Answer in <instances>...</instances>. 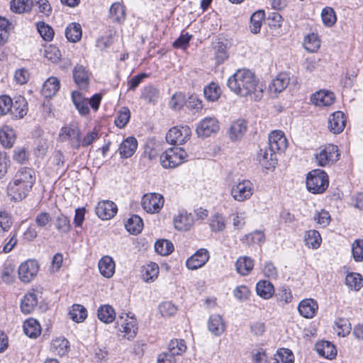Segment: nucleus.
Wrapping results in <instances>:
<instances>
[{"instance_id": "nucleus-50", "label": "nucleus", "mask_w": 363, "mask_h": 363, "mask_svg": "<svg viewBox=\"0 0 363 363\" xmlns=\"http://www.w3.org/2000/svg\"><path fill=\"white\" fill-rule=\"evenodd\" d=\"M320 40L316 34L311 33L305 37L303 46L307 51L310 52H316L320 48Z\"/></svg>"}, {"instance_id": "nucleus-22", "label": "nucleus", "mask_w": 363, "mask_h": 363, "mask_svg": "<svg viewBox=\"0 0 363 363\" xmlns=\"http://www.w3.org/2000/svg\"><path fill=\"white\" fill-rule=\"evenodd\" d=\"M137 147V140L134 137H128L120 145L118 152L121 157L128 158L135 153Z\"/></svg>"}, {"instance_id": "nucleus-47", "label": "nucleus", "mask_w": 363, "mask_h": 363, "mask_svg": "<svg viewBox=\"0 0 363 363\" xmlns=\"http://www.w3.org/2000/svg\"><path fill=\"white\" fill-rule=\"evenodd\" d=\"M351 329V324L347 319L338 318L335 323L334 330L340 337L347 336L350 334Z\"/></svg>"}, {"instance_id": "nucleus-34", "label": "nucleus", "mask_w": 363, "mask_h": 363, "mask_svg": "<svg viewBox=\"0 0 363 363\" xmlns=\"http://www.w3.org/2000/svg\"><path fill=\"white\" fill-rule=\"evenodd\" d=\"M59 88V80L56 77H50L44 82L42 92L46 98H50L57 93Z\"/></svg>"}, {"instance_id": "nucleus-44", "label": "nucleus", "mask_w": 363, "mask_h": 363, "mask_svg": "<svg viewBox=\"0 0 363 363\" xmlns=\"http://www.w3.org/2000/svg\"><path fill=\"white\" fill-rule=\"evenodd\" d=\"M345 284L350 289L359 291L363 286V278L359 273H349L345 278Z\"/></svg>"}, {"instance_id": "nucleus-10", "label": "nucleus", "mask_w": 363, "mask_h": 363, "mask_svg": "<svg viewBox=\"0 0 363 363\" xmlns=\"http://www.w3.org/2000/svg\"><path fill=\"white\" fill-rule=\"evenodd\" d=\"M38 264L35 260H28L18 268L19 279L25 283L30 281L38 274Z\"/></svg>"}, {"instance_id": "nucleus-39", "label": "nucleus", "mask_w": 363, "mask_h": 363, "mask_svg": "<svg viewBox=\"0 0 363 363\" xmlns=\"http://www.w3.org/2000/svg\"><path fill=\"white\" fill-rule=\"evenodd\" d=\"M125 227L129 233L136 235L141 232L143 228V222L140 216L133 215L126 221Z\"/></svg>"}, {"instance_id": "nucleus-45", "label": "nucleus", "mask_w": 363, "mask_h": 363, "mask_svg": "<svg viewBox=\"0 0 363 363\" xmlns=\"http://www.w3.org/2000/svg\"><path fill=\"white\" fill-rule=\"evenodd\" d=\"M69 315L74 322H83L87 316L86 309L80 304H74L69 311Z\"/></svg>"}, {"instance_id": "nucleus-46", "label": "nucleus", "mask_w": 363, "mask_h": 363, "mask_svg": "<svg viewBox=\"0 0 363 363\" xmlns=\"http://www.w3.org/2000/svg\"><path fill=\"white\" fill-rule=\"evenodd\" d=\"M99 138V130L96 128L88 132L83 138L79 137V140L74 144V148L78 149L80 146L84 147L91 145L94 141Z\"/></svg>"}, {"instance_id": "nucleus-29", "label": "nucleus", "mask_w": 363, "mask_h": 363, "mask_svg": "<svg viewBox=\"0 0 363 363\" xmlns=\"http://www.w3.org/2000/svg\"><path fill=\"white\" fill-rule=\"evenodd\" d=\"M16 140V134L14 130L8 126L4 125L0 130V143L6 148H11Z\"/></svg>"}, {"instance_id": "nucleus-3", "label": "nucleus", "mask_w": 363, "mask_h": 363, "mask_svg": "<svg viewBox=\"0 0 363 363\" xmlns=\"http://www.w3.org/2000/svg\"><path fill=\"white\" fill-rule=\"evenodd\" d=\"M328 174L323 170L314 169L306 178L307 189L313 194H322L328 187Z\"/></svg>"}, {"instance_id": "nucleus-13", "label": "nucleus", "mask_w": 363, "mask_h": 363, "mask_svg": "<svg viewBox=\"0 0 363 363\" xmlns=\"http://www.w3.org/2000/svg\"><path fill=\"white\" fill-rule=\"evenodd\" d=\"M95 211L101 220H109L116 214L118 208L114 202L106 200L98 203Z\"/></svg>"}, {"instance_id": "nucleus-35", "label": "nucleus", "mask_w": 363, "mask_h": 363, "mask_svg": "<svg viewBox=\"0 0 363 363\" xmlns=\"http://www.w3.org/2000/svg\"><path fill=\"white\" fill-rule=\"evenodd\" d=\"M109 17L113 22H123L125 18V12L123 5L119 2L113 3L109 10Z\"/></svg>"}, {"instance_id": "nucleus-21", "label": "nucleus", "mask_w": 363, "mask_h": 363, "mask_svg": "<svg viewBox=\"0 0 363 363\" xmlns=\"http://www.w3.org/2000/svg\"><path fill=\"white\" fill-rule=\"evenodd\" d=\"M194 224V218L191 213L182 211L174 218V228L177 230H189Z\"/></svg>"}, {"instance_id": "nucleus-58", "label": "nucleus", "mask_w": 363, "mask_h": 363, "mask_svg": "<svg viewBox=\"0 0 363 363\" xmlns=\"http://www.w3.org/2000/svg\"><path fill=\"white\" fill-rule=\"evenodd\" d=\"M10 23L5 18L0 16V45H4L9 36Z\"/></svg>"}, {"instance_id": "nucleus-18", "label": "nucleus", "mask_w": 363, "mask_h": 363, "mask_svg": "<svg viewBox=\"0 0 363 363\" xmlns=\"http://www.w3.org/2000/svg\"><path fill=\"white\" fill-rule=\"evenodd\" d=\"M318 309V303L313 298H306L301 301L298 306L299 313L306 318L314 317Z\"/></svg>"}, {"instance_id": "nucleus-16", "label": "nucleus", "mask_w": 363, "mask_h": 363, "mask_svg": "<svg viewBox=\"0 0 363 363\" xmlns=\"http://www.w3.org/2000/svg\"><path fill=\"white\" fill-rule=\"evenodd\" d=\"M80 130L76 125H65L60 131L59 138L62 142L70 140L72 147L74 148V144L79 142Z\"/></svg>"}, {"instance_id": "nucleus-40", "label": "nucleus", "mask_w": 363, "mask_h": 363, "mask_svg": "<svg viewBox=\"0 0 363 363\" xmlns=\"http://www.w3.org/2000/svg\"><path fill=\"white\" fill-rule=\"evenodd\" d=\"M72 99L75 107L81 115L86 116L89 113L88 103L81 93L78 91L72 92Z\"/></svg>"}, {"instance_id": "nucleus-42", "label": "nucleus", "mask_w": 363, "mask_h": 363, "mask_svg": "<svg viewBox=\"0 0 363 363\" xmlns=\"http://www.w3.org/2000/svg\"><path fill=\"white\" fill-rule=\"evenodd\" d=\"M304 240L307 246L317 249L321 244L322 238L318 231L310 230L306 232Z\"/></svg>"}, {"instance_id": "nucleus-48", "label": "nucleus", "mask_w": 363, "mask_h": 363, "mask_svg": "<svg viewBox=\"0 0 363 363\" xmlns=\"http://www.w3.org/2000/svg\"><path fill=\"white\" fill-rule=\"evenodd\" d=\"M264 19V12L263 11H256L251 16L250 28L252 33H259Z\"/></svg>"}, {"instance_id": "nucleus-64", "label": "nucleus", "mask_w": 363, "mask_h": 363, "mask_svg": "<svg viewBox=\"0 0 363 363\" xmlns=\"http://www.w3.org/2000/svg\"><path fill=\"white\" fill-rule=\"evenodd\" d=\"M216 58L218 63L223 62L228 57L226 46L222 43H218L213 47Z\"/></svg>"}, {"instance_id": "nucleus-36", "label": "nucleus", "mask_w": 363, "mask_h": 363, "mask_svg": "<svg viewBox=\"0 0 363 363\" xmlns=\"http://www.w3.org/2000/svg\"><path fill=\"white\" fill-rule=\"evenodd\" d=\"M69 342L64 337H58L52 340L51 350L59 356H63L68 352Z\"/></svg>"}, {"instance_id": "nucleus-23", "label": "nucleus", "mask_w": 363, "mask_h": 363, "mask_svg": "<svg viewBox=\"0 0 363 363\" xmlns=\"http://www.w3.org/2000/svg\"><path fill=\"white\" fill-rule=\"evenodd\" d=\"M247 130V123L245 120L238 119L230 127L229 138L233 141L240 140Z\"/></svg>"}, {"instance_id": "nucleus-27", "label": "nucleus", "mask_w": 363, "mask_h": 363, "mask_svg": "<svg viewBox=\"0 0 363 363\" xmlns=\"http://www.w3.org/2000/svg\"><path fill=\"white\" fill-rule=\"evenodd\" d=\"M276 152L269 150V147L264 150L261 149L258 154V160L260 164L269 169L274 167L277 162Z\"/></svg>"}, {"instance_id": "nucleus-43", "label": "nucleus", "mask_w": 363, "mask_h": 363, "mask_svg": "<svg viewBox=\"0 0 363 363\" xmlns=\"http://www.w3.org/2000/svg\"><path fill=\"white\" fill-rule=\"evenodd\" d=\"M187 349L184 340L174 339L168 345V352L174 356L182 355Z\"/></svg>"}, {"instance_id": "nucleus-54", "label": "nucleus", "mask_w": 363, "mask_h": 363, "mask_svg": "<svg viewBox=\"0 0 363 363\" xmlns=\"http://www.w3.org/2000/svg\"><path fill=\"white\" fill-rule=\"evenodd\" d=\"M211 229L214 232H220L225 228V219L219 213L213 215L210 220Z\"/></svg>"}, {"instance_id": "nucleus-30", "label": "nucleus", "mask_w": 363, "mask_h": 363, "mask_svg": "<svg viewBox=\"0 0 363 363\" xmlns=\"http://www.w3.org/2000/svg\"><path fill=\"white\" fill-rule=\"evenodd\" d=\"M97 316L101 322L108 324L113 322L115 320L116 312L111 306L104 304L98 308Z\"/></svg>"}, {"instance_id": "nucleus-61", "label": "nucleus", "mask_w": 363, "mask_h": 363, "mask_svg": "<svg viewBox=\"0 0 363 363\" xmlns=\"http://www.w3.org/2000/svg\"><path fill=\"white\" fill-rule=\"evenodd\" d=\"M61 56V52L56 46L50 45L45 50V57L52 62H58Z\"/></svg>"}, {"instance_id": "nucleus-51", "label": "nucleus", "mask_w": 363, "mask_h": 363, "mask_svg": "<svg viewBox=\"0 0 363 363\" xmlns=\"http://www.w3.org/2000/svg\"><path fill=\"white\" fill-rule=\"evenodd\" d=\"M321 18L323 24L327 27H332L337 21L335 11L331 7H325L321 12Z\"/></svg>"}, {"instance_id": "nucleus-38", "label": "nucleus", "mask_w": 363, "mask_h": 363, "mask_svg": "<svg viewBox=\"0 0 363 363\" xmlns=\"http://www.w3.org/2000/svg\"><path fill=\"white\" fill-rule=\"evenodd\" d=\"M82 27L79 23H72L65 30V35L67 39L72 43L79 41L82 38Z\"/></svg>"}, {"instance_id": "nucleus-53", "label": "nucleus", "mask_w": 363, "mask_h": 363, "mask_svg": "<svg viewBox=\"0 0 363 363\" xmlns=\"http://www.w3.org/2000/svg\"><path fill=\"white\" fill-rule=\"evenodd\" d=\"M155 249L159 255L166 256L172 252L174 245L167 240H160L155 242Z\"/></svg>"}, {"instance_id": "nucleus-49", "label": "nucleus", "mask_w": 363, "mask_h": 363, "mask_svg": "<svg viewBox=\"0 0 363 363\" xmlns=\"http://www.w3.org/2000/svg\"><path fill=\"white\" fill-rule=\"evenodd\" d=\"M159 98L158 90L152 85H147L143 89L141 99L149 104H155Z\"/></svg>"}, {"instance_id": "nucleus-2", "label": "nucleus", "mask_w": 363, "mask_h": 363, "mask_svg": "<svg viewBox=\"0 0 363 363\" xmlns=\"http://www.w3.org/2000/svg\"><path fill=\"white\" fill-rule=\"evenodd\" d=\"M35 182L34 171L28 167H21L15 174L13 182L9 185V194L14 201L26 198Z\"/></svg>"}, {"instance_id": "nucleus-26", "label": "nucleus", "mask_w": 363, "mask_h": 363, "mask_svg": "<svg viewBox=\"0 0 363 363\" xmlns=\"http://www.w3.org/2000/svg\"><path fill=\"white\" fill-rule=\"evenodd\" d=\"M316 352L322 357L328 359H333L337 354L335 347L329 341H320L315 345Z\"/></svg>"}, {"instance_id": "nucleus-14", "label": "nucleus", "mask_w": 363, "mask_h": 363, "mask_svg": "<svg viewBox=\"0 0 363 363\" xmlns=\"http://www.w3.org/2000/svg\"><path fill=\"white\" fill-rule=\"evenodd\" d=\"M218 122L214 117H206L202 120L196 128V133L199 137H208L211 133L218 130Z\"/></svg>"}, {"instance_id": "nucleus-20", "label": "nucleus", "mask_w": 363, "mask_h": 363, "mask_svg": "<svg viewBox=\"0 0 363 363\" xmlns=\"http://www.w3.org/2000/svg\"><path fill=\"white\" fill-rule=\"evenodd\" d=\"M38 303V294L35 290L29 291L25 294L21 301V311L25 314L32 313L36 308Z\"/></svg>"}, {"instance_id": "nucleus-11", "label": "nucleus", "mask_w": 363, "mask_h": 363, "mask_svg": "<svg viewBox=\"0 0 363 363\" xmlns=\"http://www.w3.org/2000/svg\"><path fill=\"white\" fill-rule=\"evenodd\" d=\"M209 257V252L205 248H201L187 259L186 267L191 270L202 267L208 261Z\"/></svg>"}, {"instance_id": "nucleus-4", "label": "nucleus", "mask_w": 363, "mask_h": 363, "mask_svg": "<svg viewBox=\"0 0 363 363\" xmlns=\"http://www.w3.org/2000/svg\"><path fill=\"white\" fill-rule=\"evenodd\" d=\"M187 157L186 151L178 146L169 148L160 156V162L164 168H174L183 163Z\"/></svg>"}, {"instance_id": "nucleus-41", "label": "nucleus", "mask_w": 363, "mask_h": 363, "mask_svg": "<svg viewBox=\"0 0 363 363\" xmlns=\"http://www.w3.org/2000/svg\"><path fill=\"white\" fill-rule=\"evenodd\" d=\"M256 291L257 294L264 298L268 299L272 296L274 293V286L268 281H259L257 284Z\"/></svg>"}, {"instance_id": "nucleus-57", "label": "nucleus", "mask_w": 363, "mask_h": 363, "mask_svg": "<svg viewBox=\"0 0 363 363\" xmlns=\"http://www.w3.org/2000/svg\"><path fill=\"white\" fill-rule=\"evenodd\" d=\"M352 255L355 262L363 261V240L357 239L352 244Z\"/></svg>"}, {"instance_id": "nucleus-1", "label": "nucleus", "mask_w": 363, "mask_h": 363, "mask_svg": "<svg viewBox=\"0 0 363 363\" xmlns=\"http://www.w3.org/2000/svg\"><path fill=\"white\" fill-rule=\"evenodd\" d=\"M228 86L241 97L250 96L254 100L260 98L262 89L258 86V80L249 69H238L229 77Z\"/></svg>"}, {"instance_id": "nucleus-60", "label": "nucleus", "mask_w": 363, "mask_h": 363, "mask_svg": "<svg viewBox=\"0 0 363 363\" xmlns=\"http://www.w3.org/2000/svg\"><path fill=\"white\" fill-rule=\"evenodd\" d=\"M159 311L162 316H172L177 313V308L172 302L164 301L159 306Z\"/></svg>"}, {"instance_id": "nucleus-17", "label": "nucleus", "mask_w": 363, "mask_h": 363, "mask_svg": "<svg viewBox=\"0 0 363 363\" xmlns=\"http://www.w3.org/2000/svg\"><path fill=\"white\" fill-rule=\"evenodd\" d=\"M74 82L81 89L88 87L90 79V74L85 67L82 65H77L72 71Z\"/></svg>"}, {"instance_id": "nucleus-8", "label": "nucleus", "mask_w": 363, "mask_h": 363, "mask_svg": "<svg viewBox=\"0 0 363 363\" xmlns=\"http://www.w3.org/2000/svg\"><path fill=\"white\" fill-rule=\"evenodd\" d=\"M191 129L188 125L173 127L166 135L167 143L175 145H180L189 139Z\"/></svg>"}, {"instance_id": "nucleus-56", "label": "nucleus", "mask_w": 363, "mask_h": 363, "mask_svg": "<svg viewBox=\"0 0 363 363\" xmlns=\"http://www.w3.org/2000/svg\"><path fill=\"white\" fill-rule=\"evenodd\" d=\"M37 29L40 36L45 41H50L54 37L53 29L44 22H38L36 24Z\"/></svg>"}, {"instance_id": "nucleus-62", "label": "nucleus", "mask_w": 363, "mask_h": 363, "mask_svg": "<svg viewBox=\"0 0 363 363\" xmlns=\"http://www.w3.org/2000/svg\"><path fill=\"white\" fill-rule=\"evenodd\" d=\"M55 226L61 233H67L70 230L69 220L62 214L57 217Z\"/></svg>"}, {"instance_id": "nucleus-19", "label": "nucleus", "mask_w": 363, "mask_h": 363, "mask_svg": "<svg viewBox=\"0 0 363 363\" xmlns=\"http://www.w3.org/2000/svg\"><path fill=\"white\" fill-rule=\"evenodd\" d=\"M311 102L318 106H328L333 104L335 96L333 92L320 90L311 96Z\"/></svg>"}, {"instance_id": "nucleus-7", "label": "nucleus", "mask_w": 363, "mask_h": 363, "mask_svg": "<svg viewBox=\"0 0 363 363\" xmlns=\"http://www.w3.org/2000/svg\"><path fill=\"white\" fill-rule=\"evenodd\" d=\"M116 327L121 332L124 333V337L128 340L133 339L135 337L138 326L136 319L133 317H130L128 314L124 315H120L116 323Z\"/></svg>"}, {"instance_id": "nucleus-12", "label": "nucleus", "mask_w": 363, "mask_h": 363, "mask_svg": "<svg viewBox=\"0 0 363 363\" xmlns=\"http://www.w3.org/2000/svg\"><path fill=\"white\" fill-rule=\"evenodd\" d=\"M269 150L271 152H283L287 147V140L281 130H274L269 135Z\"/></svg>"}, {"instance_id": "nucleus-5", "label": "nucleus", "mask_w": 363, "mask_h": 363, "mask_svg": "<svg viewBox=\"0 0 363 363\" xmlns=\"http://www.w3.org/2000/svg\"><path fill=\"white\" fill-rule=\"evenodd\" d=\"M340 155L337 146L328 144L315 154V161L320 167L330 166L339 160Z\"/></svg>"}, {"instance_id": "nucleus-32", "label": "nucleus", "mask_w": 363, "mask_h": 363, "mask_svg": "<svg viewBox=\"0 0 363 363\" xmlns=\"http://www.w3.org/2000/svg\"><path fill=\"white\" fill-rule=\"evenodd\" d=\"M254 267L253 260L247 256L240 257L235 262L236 271L242 276L249 274Z\"/></svg>"}, {"instance_id": "nucleus-33", "label": "nucleus", "mask_w": 363, "mask_h": 363, "mask_svg": "<svg viewBox=\"0 0 363 363\" xmlns=\"http://www.w3.org/2000/svg\"><path fill=\"white\" fill-rule=\"evenodd\" d=\"M25 334L32 338L38 337L41 333L39 323L33 318H28L23 323Z\"/></svg>"}, {"instance_id": "nucleus-9", "label": "nucleus", "mask_w": 363, "mask_h": 363, "mask_svg": "<svg viewBox=\"0 0 363 363\" xmlns=\"http://www.w3.org/2000/svg\"><path fill=\"white\" fill-rule=\"evenodd\" d=\"M164 198L160 194L152 193L143 196L142 206L143 209L150 213H158L164 205Z\"/></svg>"}, {"instance_id": "nucleus-31", "label": "nucleus", "mask_w": 363, "mask_h": 363, "mask_svg": "<svg viewBox=\"0 0 363 363\" xmlns=\"http://www.w3.org/2000/svg\"><path fill=\"white\" fill-rule=\"evenodd\" d=\"M289 84V77L286 74L281 73L269 85L270 91L274 94H279L284 90Z\"/></svg>"}, {"instance_id": "nucleus-37", "label": "nucleus", "mask_w": 363, "mask_h": 363, "mask_svg": "<svg viewBox=\"0 0 363 363\" xmlns=\"http://www.w3.org/2000/svg\"><path fill=\"white\" fill-rule=\"evenodd\" d=\"M33 0H12L11 9L13 12L23 13L29 12L33 6Z\"/></svg>"}, {"instance_id": "nucleus-24", "label": "nucleus", "mask_w": 363, "mask_h": 363, "mask_svg": "<svg viewBox=\"0 0 363 363\" xmlns=\"http://www.w3.org/2000/svg\"><path fill=\"white\" fill-rule=\"evenodd\" d=\"M28 112V103L26 99L21 96L15 98V101L13 102L12 109L11 114L16 118H23Z\"/></svg>"}, {"instance_id": "nucleus-6", "label": "nucleus", "mask_w": 363, "mask_h": 363, "mask_svg": "<svg viewBox=\"0 0 363 363\" xmlns=\"http://www.w3.org/2000/svg\"><path fill=\"white\" fill-rule=\"evenodd\" d=\"M254 193V185L247 179L235 183L230 190L232 197L237 201L242 202L251 198Z\"/></svg>"}, {"instance_id": "nucleus-59", "label": "nucleus", "mask_w": 363, "mask_h": 363, "mask_svg": "<svg viewBox=\"0 0 363 363\" xmlns=\"http://www.w3.org/2000/svg\"><path fill=\"white\" fill-rule=\"evenodd\" d=\"M130 116V110L128 108H123V109L118 113V116L115 119V124L120 128H124L129 121Z\"/></svg>"}, {"instance_id": "nucleus-63", "label": "nucleus", "mask_w": 363, "mask_h": 363, "mask_svg": "<svg viewBox=\"0 0 363 363\" xmlns=\"http://www.w3.org/2000/svg\"><path fill=\"white\" fill-rule=\"evenodd\" d=\"M158 274V265L156 263H151L146 267L143 278L146 281H152L157 277Z\"/></svg>"}, {"instance_id": "nucleus-25", "label": "nucleus", "mask_w": 363, "mask_h": 363, "mask_svg": "<svg viewBox=\"0 0 363 363\" xmlns=\"http://www.w3.org/2000/svg\"><path fill=\"white\" fill-rule=\"evenodd\" d=\"M115 262L110 256H104L99 262L98 267L102 276L111 278L115 272Z\"/></svg>"}, {"instance_id": "nucleus-15", "label": "nucleus", "mask_w": 363, "mask_h": 363, "mask_svg": "<svg viewBox=\"0 0 363 363\" xmlns=\"http://www.w3.org/2000/svg\"><path fill=\"white\" fill-rule=\"evenodd\" d=\"M346 125V117L343 112L336 111L331 114L328 118V129L334 134H339L343 131Z\"/></svg>"}, {"instance_id": "nucleus-52", "label": "nucleus", "mask_w": 363, "mask_h": 363, "mask_svg": "<svg viewBox=\"0 0 363 363\" xmlns=\"http://www.w3.org/2000/svg\"><path fill=\"white\" fill-rule=\"evenodd\" d=\"M273 363H294V355L289 349H281L274 356Z\"/></svg>"}, {"instance_id": "nucleus-28", "label": "nucleus", "mask_w": 363, "mask_h": 363, "mask_svg": "<svg viewBox=\"0 0 363 363\" xmlns=\"http://www.w3.org/2000/svg\"><path fill=\"white\" fill-rule=\"evenodd\" d=\"M208 327L209 331L216 336L220 335L225 329L222 317L218 314H213L210 316Z\"/></svg>"}, {"instance_id": "nucleus-55", "label": "nucleus", "mask_w": 363, "mask_h": 363, "mask_svg": "<svg viewBox=\"0 0 363 363\" xmlns=\"http://www.w3.org/2000/svg\"><path fill=\"white\" fill-rule=\"evenodd\" d=\"M205 97L211 101H216L220 95V89L216 83H211L203 90Z\"/></svg>"}]
</instances>
